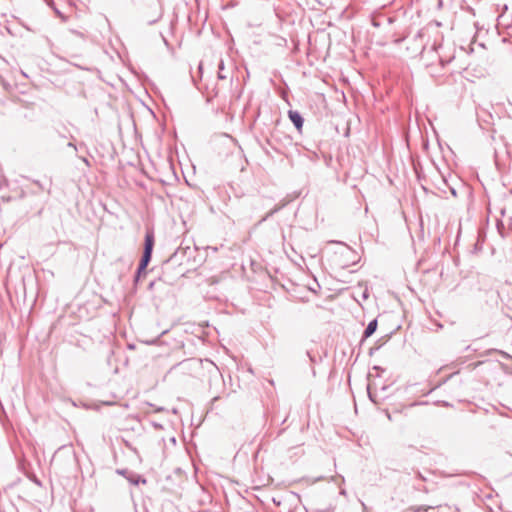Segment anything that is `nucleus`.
Listing matches in <instances>:
<instances>
[{
	"instance_id": "7ed1b4c3",
	"label": "nucleus",
	"mask_w": 512,
	"mask_h": 512,
	"mask_svg": "<svg viewBox=\"0 0 512 512\" xmlns=\"http://www.w3.org/2000/svg\"><path fill=\"white\" fill-rule=\"evenodd\" d=\"M154 247V233L152 231H147L145 234L144 240V250L142 254L152 256Z\"/></svg>"
},
{
	"instance_id": "f257e3e1",
	"label": "nucleus",
	"mask_w": 512,
	"mask_h": 512,
	"mask_svg": "<svg viewBox=\"0 0 512 512\" xmlns=\"http://www.w3.org/2000/svg\"><path fill=\"white\" fill-rule=\"evenodd\" d=\"M152 256L142 254L140 262L138 264V268L136 270V274L134 276V283L137 284L141 275L146 273L147 266L151 261Z\"/></svg>"
},
{
	"instance_id": "6ab92c4d",
	"label": "nucleus",
	"mask_w": 512,
	"mask_h": 512,
	"mask_svg": "<svg viewBox=\"0 0 512 512\" xmlns=\"http://www.w3.org/2000/svg\"><path fill=\"white\" fill-rule=\"evenodd\" d=\"M154 285H155V281H151V282L149 283L148 289L152 290V289H153V287H154Z\"/></svg>"
},
{
	"instance_id": "39448f33",
	"label": "nucleus",
	"mask_w": 512,
	"mask_h": 512,
	"mask_svg": "<svg viewBox=\"0 0 512 512\" xmlns=\"http://www.w3.org/2000/svg\"><path fill=\"white\" fill-rule=\"evenodd\" d=\"M377 326H378L377 319L371 320L363 332L362 341L369 338L370 336H372L375 333V331L377 330Z\"/></svg>"
},
{
	"instance_id": "a211bd4d",
	"label": "nucleus",
	"mask_w": 512,
	"mask_h": 512,
	"mask_svg": "<svg viewBox=\"0 0 512 512\" xmlns=\"http://www.w3.org/2000/svg\"><path fill=\"white\" fill-rule=\"evenodd\" d=\"M378 349H379V347L370 348L369 354L372 355L373 353H375V350H378Z\"/></svg>"
},
{
	"instance_id": "9b49d317",
	"label": "nucleus",
	"mask_w": 512,
	"mask_h": 512,
	"mask_svg": "<svg viewBox=\"0 0 512 512\" xmlns=\"http://www.w3.org/2000/svg\"><path fill=\"white\" fill-rule=\"evenodd\" d=\"M454 59L453 56L449 57V58H444L442 56L439 57V61H440V64L442 67H444L445 65H447L448 63L451 62V60Z\"/></svg>"
},
{
	"instance_id": "a878e982",
	"label": "nucleus",
	"mask_w": 512,
	"mask_h": 512,
	"mask_svg": "<svg viewBox=\"0 0 512 512\" xmlns=\"http://www.w3.org/2000/svg\"><path fill=\"white\" fill-rule=\"evenodd\" d=\"M452 194L456 195V191L454 189H452Z\"/></svg>"
},
{
	"instance_id": "2eb2a0df",
	"label": "nucleus",
	"mask_w": 512,
	"mask_h": 512,
	"mask_svg": "<svg viewBox=\"0 0 512 512\" xmlns=\"http://www.w3.org/2000/svg\"><path fill=\"white\" fill-rule=\"evenodd\" d=\"M33 183L39 187L41 190H45V187L38 180H34Z\"/></svg>"
},
{
	"instance_id": "4468645a",
	"label": "nucleus",
	"mask_w": 512,
	"mask_h": 512,
	"mask_svg": "<svg viewBox=\"0 0 512 512\" xmlns=\"http://www.w3.org/2000/svg\"><path fill=\"white\" fill-rule=\"evenodd\" d=\"M70 33L73 35H76L77 37H80L84 39V34L82 32L76 31V30H70Z\"/></svg>"
},
{
	"instance_id": "20e7f679",
	"label": "nucleus",
	"mask_w": 512,
	"mask_h": 512,
	"mask_svg": "<svg viewBox=\"0 0 512 512\" xmlns=\"http://www.w3.org/2000/svg\"><path fill=\"white\" fill-rule=\"evenodd\" d=\"M190 249L186 247L185 249L178 248L164 263V269H168L170 266L177 264L180 262L181 258L179 256L180 253L184 254L186 250Z\"/></svg>"
},
{
	"instance_id": "5701e85b",
	"label": "nucleus",
	"mask_w": 512,
	"mask_h": 512,
	"mask_svg": "<svg viewBox=\"0 0 512 512\" xmlns=\"http://www.w3.org/2000/svg\"><path fill=\"white\" fill-rule=\"evenodd\" d=\"M83 162L86 163L87 165H89V162L86 158H82Z\"/></svg>"
},
{
	"instance_id": "f03ea898",
	"label": "nucleus",
	"mask_w": 512,
	"mask_h": 512,
	"mask_svg": "<svg viewBox=\"0 0 512 512\" xmlns=\"http://www.w3.org/2000/svg\"><path fill=\"white\" fill-rule=\"evenodd\" d=\"M288 118L295 126L296 130L298 132L302 131L303 125H304V118L301 115L300 112L297 110H289L288 111Z\"/></svg>"
},
{
	"instance_id": "393cba45",
	"label": "nucleus",
	"mask_w": 512,
	"mask_h": 512,
	"mask_svg": "<svg viewBox=\"0 0 512 512\" xmlns=\"http://www.w3.org/2000/svg\"><path fill=\"white\" fill-rule=\"evenodd\" d=\"M198 69H199L200 72L202 71V64L201 63L199 64Z\"/></svg>"
},
{
	"instance_id": "dca6fc26",
	"label": "nucleus",
	"mask_w": 512,
	"mask_h": 512,
	"mask_svg": "<svg viewBox=\"0 0 512 512\" xmlns=\"http://www.w3.org/2000/svg\"><path fill=\"white\" fill-rule=\"evenodd\" d=\"M417 477H418L419 479L423 480V481H425V480H426V478H425V477L421 474V472H419V471L417 472Z\"/></svg>"
},
{
	"instance_id": "aec40b11",
	"label": "nucleus",
	"mask_w": 512,
	"mask_h": 512,
	"mask_svg": "<svg viewBox=\"0 0 512 512\" xmlns=\"http://www.w3.org/2000/svg\"><path fill=\"white\" fill-rule=\"evenodd\" d=\"M368 395L371 401L375 402L374 396H372L371 392L368 390Z\"/></svg>"
},
{
	"instance_id": "b1692460",
	"label": "nucleus",
	"mask_w": 512,
	"mask_h": 512,
	"mask_svg": "<svg viewBox=\"0 0 512 512\" xmlns=\"http://www.w3.org/2000/svg\"><path fill=\"white\" fill-rule=\"evenodd\" d=\"M324 478L323 477H319L317 479L314 480V482H317V481H320V480H323Z\"/></svg>"
},
{
	"instance_id": "4be33fe9",
	"label": "nucleus",
	"mask_w": 512,
	"mask_h": 512,
	"mask_svg": "<svg viewBox=\"0 0 512 512\" xmlns=\"http://www.w3.org/2000/svg\"><path fill=\"white\" fill-rule=\"evenodd\" d=\"M21 74H22L24 77L28 78V75H27V74H26V72H24L23 70H21Z\"/></svg>"
},
{
	"instance_id": "f8f14e48",
	"label": "nucleus",
	"mask_w": 512,
	"mask_h": 512,
	"mask_svg": "<svg viewBox=\"0 0 512 512\" xmlns=\"http://www.w3.org/2000/svg\"><path fill=\"white\" fill-rule=\"evenodd\" d=\"M117 473L124 476L126 479H127V476L129 475V473H131L129 470L127 469H118L117 470Z\"/></svg>"
},
{
	"instance_id": "1a4fd4ad",
	"label": "nucleus",
	"mask_w": 512,
	"mask_h": 512,
	"mask_svg": "<svg viewBox=\"0 0 512 512\" xmlns=\"http://www.w3.org/2000/svg\"><path fill=\"white\" fill-rule=\"evenodd\" d=\"M218 78L224 80L227 76L224 74V61L221 59L218 64Z\"/></svg>"
},
{
	"instance_id": "ddd939ff",
	"label": "nucleus",
	"mask_w": 512,
	"mask_h": 512,
	"mask_svg": "<svg viewBox=\"0 0 512 512\" xmlns=\"http://www.w3.org/2000/svg\"><path fill=\"white\" fill-rule=\"evenodd\" d=\"M160 18H161V13L159 12L155 18H153V19H148V20H147V23H148V24H150V25H151V24H154V23H156Z\"/></svg>"
},
{
	"instance_id": "0eeeda50",
	"label": "nucleus",
	"mask_w": 512,
	"mask_h": 512,
	"mask_svg": "<svg viewBox=\"0 0 512 512\" xmlns=\"http://www.w3.org/2000/svg\"><path fill=\"white\" fill-rule=\"evenodd\" d=\"M285 206V203L281 204V205H276L273 209H271L260 221H259V224L265 222L266 220H268L271 216H273L275 213H277L278 211H280L283 207Z\"/></svg>"
},
{
	"instance_id": "412c9836",
	"label": "nucleus",
	"mask_w": 512,
	"mask_h": 512,
	"mask_svg": "<svg viewBox=\"0 0 512 512\" xmlns=\"http://www.w3.org/2000/svg\"><path fill=\"white\" fill-rule=\"evenodd\" d=\"M307 355H308V357L310 358V360H311L312 362H314V357L310 354V352H307Z\"/></svg>"
},
{
	"instance_id": "6e6552de",
	"label": "nucleus",
	"mask_w": 512,
	"mask_h": 512,
	"mask_svg": "<svg viewBox=\"0 0 512 512\" xmlns=\"http://www.w3.org/2000/svg\"><path fill=\"white\" fill-rule=\"evenodd\" d=\"M440 505L437 504V505H433V506H428V505H418V506H413L411 507V510L413 512H427L428 510L430 509H434L436 507H439Z\"/></svg>"
},
{
	"instance_id": "423d86ee",
	"label": "nucleus",
	"mask_w": 512,
	"mask_h": 512,
	"mask_svg": "<svg viewBox=\"0 0 512 512\" xmlns=\"http://www.w3.org/2000/svg\"><path fill=\"white\" fill-rule=\"evenodd\" d=\"M127 480L133 485H138L139 483H146V479L136 473H129V475L127 476Z\"/></svg>"
},
{
	"instance_id": "f3484780",
	"label": "nucleus",
	"mask_w": 512,
	"mask_h": 512,
	"mask_svg": "<svg viewBox=\"0 0 512 512\" xmlns=\"http://www.w3.org/2000/svg\"><path fill=\"white\" fill-rule=\"evenodd\" d=\"M68 147L73 148L74 150H77V146L73 142L68 143Z\"/></svg>"
},
{
	"instance_id": "9d476101",
	"label": "nucleus",
	"mask_w": 512,
	"mask_h": 512,
	"mask_svg": "<svg viewBox=\"0 0 512 512\" xmlns=\"http://www.w3.org/2000/svg\"><path fill=\"white\" fill-rule=\"evenodd\" d=\"M497 230L499 232V234L504 238L506 237V234H505V227H504V224L501 222V221H498L497 222Z\"/></svg>"
}]
</instances>
